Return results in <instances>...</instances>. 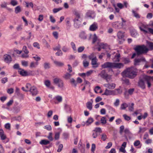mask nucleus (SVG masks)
<instances>
[{"label": "nucleus", "instance_id": "22", "mask_svg": "<svg viewBox=\"0 0 153 153\" xmlns=\"http://www.w3.org/2000/svg\"><path fill=\"white\" fill-rule=\"evenodd\" d=\"M74 14L76 16L75 21H78L80 17V13L77 11H75L74 12Z\"/></svg>", "mask_w": 153, "mask_h": 153}, {"label": "nucleus", "instance_id": "3", "mask_svg": "<svg viewBox=\"0 0 153 153\" xmlns=\"http://www.w3.org/2000/svg\"><path fill=\"white\" fill-rule=\"evenodd\" d=\"M134 50L138 55L146 53L149 51L148 48L144 45L137 46L134 48Z\"/></svg>", "mask_w": 153, "mask_h": 153}, {"label": "nucleus", "instance_id": "26", "mask_svg": "<svg viewBox=\"0 0 153 153\" xmlns=\"http://www.w3.org/2000/svg\"><path fill=\"white\" fill-rule=\"evenodd\" d=\"M38 65V62H31L30 65V67L31 68H36Z\"/></svg>", "mask_w": 153, "mask_h": 153}, {"label": "nucleus", "instance_id": "40", "mask_svg": "<svg viewBox=\"0 0 153 153\" xmlns=\"http://www.w3.org/2000/svg\"><path fill=\"white\" fill-rule=\"evenodd\" d=\"M83 66L85 67H87L89 65V62L86 59H85L83 61Z\"/></svg>", "mask_w": 153, "mask_h": 153}, {"label": "nucleus", "instance_id": "17", "mask_svg": "<svg viewBox=\"0 0 153 153\" xmlns=\"http://www.w3.org/2000/svg\"><path fill=\"white\" fill-rule=\"evenodd\" d=\"M91 100L92 101V102L88 101L86 103L87 108L90 110H91L92 108V103L93 101L92 99Z\"/></svg>", "mask_w": 153, "mask_h": 153}, {"label": "nucleus", "instance_id": "28", "mask_svg": "<svg viewBox=\"0 0 153 153\" xmlns=\"http://www.w3.org/2000/svg\"><path fill=\"white\" fill-rule=\"evenodd\" d=\"M148 47L149 51L153 50V42H149L148 43Z\"/></svg>", "mask_w": 153, "mask_h": 153}, {"label": "nucleus", "instance_id": "43", "mask_svg": "<svg viewBox=\"0 0 153 153\" xmlns=\"http://www.w3.org/2000/svg\"><path fill=\"white\" fill-rule=\"evenodd\" d=\"M128 105L126 103H123L121 105L120 108L121 109H125L127 107Z\"/></svg>", "mask_w": 153, "mask_h": 153}, {"label": "nucleus", "instance_id": "39", "mask_svg": "<svg viewBox=\"0 0 153 153\" xmlns=\"http://www.w3.org/2000/svg\"><path fill=\"white\" fill-rule=\"evenodd\" d=\"M94 132H95L97 133V132H99L101 133L102 132V131L100 128L99 127H96L95 129L93 130Z\"/></svg>", "mask_w": 153, "mask_h": 153}, {"label": "nucleus", "instance_id": "10", "mask_svg": "<svg viewBox=\"0 0 153 153\" xmlns=\"http://www.w3.org/2000/svg\"><path fill=\"white\" fill-rule=\"evenodd\" d=\"M104 86L109 89H113L115 88L116 84L114 83H108L105 84Z\"/></svg>", "mask_w": 153, "mask_h": 153}, {"label": "nucleus", "instance_id": "7", "mask_svg": "<svg viewBox=\"0 0 153 153\" xmlns=\"http://www.w3.org/2000/svg\"><path fill=\"white\" fill-rule=\"evenodd\" d=\"M18 73L22 76H25L30 75L27 71L22 68L19 69V70H18Z\"/></svg>", "mask_w": 153, "mask_h": 153}, {"label": "nucleus", "instance_id": "46", "mask_svg": "<svg viewBox=\"0 0 153 153\" xmlns=\"http://www.w3.org/2000/svg\"><path fill=\"white\" fill-rule=\"evenodd\" d=\"M21 64L23 66L26 67L28 65V62L25 60H22L21 62Z\"/></svg>", "mask_w": 153, "mask_h": 153}, {"label": "nucleus", "instance_id": "23", "mask_svg": "<svg viewBox=\"0 0 153 153\" xmlns=\"http://www.w3.org/2000/svg\"><path fill=\"white\" fill-rule=\"evenodd\" d=\"M108 74L105 70H102L99 74L103 78Z\"/></svg>", "mask_w": 153, "mask_h": 153}, {"label": "nucleus", "instance_id": "11", "mask_svg": "<svg viewBox=\"0 0 153 153\" xmlns=\"http://www.w3.org/2000/svg\"><path fill=\"white\" fill-rule=\"evenodd\" d=\"M98 28V27L97 23L94 22L89 27V30L91 31H95L97 30Z\"/></svg>", "mask_w": 153, "mask_h": 153}, {"label": "nucleus", "instance_id": "13", "mask_svg": "<svg viewBox=\"0 0 153 153\" xmlns=\"http://www.w3.org/2000/svg\"><path fill=\"white\" fill-rule=\"evenodd\" d=\"M121 26V24L118 22H114L111 24L112 27L117 29L120 28Z\"/></svg>", "mask_w": 153, "mask_h": 153}, {"label": "nucleus", "instance_id": "21", "mask_svg": "<svg viewBox=\"0 0 153 153\" xmlns=\"http://www.w3.org/2000/svg\"><path fill=\"white\" fill-rule=\"evenodd\" d=\"M94 12L93 11L88 10L86 13V16L88 17L93 18L94 17Z\"/></svg>", "mask_w": 153, "mask_h": 153}, {"label": "nucleus", "instance_id": "4", "mask_svg": "<svg viewBox=\"0 0 153 153\" xmlns=\"http://www.w3.org/2000/svg\"><path fill=\"white\" fill-rule=\"evenodd\" d=\"M141 31L146 34V33H151L153 34V29L149 28L148 25H143L140 27Z\"/></svg>", "mask_w": 153, "mask_h": 153}, {"label": "nucleus", "instance_id": "42", "mask_svg": "<svg viewBox=\"0 0 153 153\" xmlns=\"http://www.w3.org/2000/svg\"><path fill=\"white\" fill-rule=\"evenodd\" d=\"M54 63L57 65L59 66H62L64 65V64L61 62L55 61Z\"/></svg>", "mask_w": 153, "mask_h": 153}, {"label": "nucleus", "instance_id": "49", "mask_svg": "<svg viewBox=\"0 0 153 153\" xmlns=\"http://www.w3.org/2000/svg\"><path fill=\"white\" fill-rule=\"evenodd\" d=\"M94 120L93 118L91 117L89 118L88 120L86 121V123L88 124H91V123L93 122Z\"/></svg>", "mask_w": 153, "mask_h": 153}, {"label": "nucleus", "instance_id": "54", "mask_svg": "<svg viewBox=\"0 0 153 153\" xmlns=\"http://www.w3.org/2000/svg\"><path fill=\"white\" fill-rule=\"evenodd\" d=\"M50 21L53 23H54L56 22V20L52 16H50Z\"/></svg>", "mask_w": 153, "mask_h": 153}, {"label": "nucleus", "instance_id": "6", "mask_svg": "<svg viewBox=\"0 0 153 153\" xmlns=\"http://www.w3.org/2000/svg\"><path fill=\"white\" fill-rule=\"evenodd\" d=\"M146 80V77H143L142 78H140L138 82V86L143 89L145 88L144 82Z\"/></svg>", "mask_w": 153, "mask_h": 153}, {"label": "nucleus", "instance_id": "60", "mask_svg": "<svg viewBox=\"0 0 153 153\" xmlns=\"http://www.w3.org/2000/svg\"><path fill=\"white\" fill-rule=\"evenodd\" d=\"M7 81L8 78L6 77L2 78L1 80V82L3 84H4Z\"/></svg>", "mask_w": 153, "mask_h": 153}, {"label": "nucleus", "instance_id": "50", "mask_svg": "<svg viewBox=\"0 0 153 153\" xmlns=\"http://www.w3.org/2000/svg\"><path fill=\"white\" fill-rule=\"evenodd\" d=\"M33 58L36 61V62H38L41 59L40 57L37 55H36L35 56L33 57Z\"/></svg>", "mask_w": 153, "mask_h": 153}, {"label": "nucleus", "instance_id": "37", "mask_svg": "<svg viewBox=\"0 0 153 153\" xmlns=\"http://www.w3.org/2000/svg\"><path fill=\"white\" fill-rule=\"evenodd\" d=\"M123 117H124V119L126 120L129 121L131 119V117L128 116L126 114H124L123 115Z\"/></svg>", "mask_w": 153, "mask_h": 153}, {"label": "nucleus", "instance_id": "12", "mask_svg": "<svg viewBox=\"0 0 153 153\" xmlns=\"http://www.w3.org/2000/svg\"><path fill=\"white\" fill-rule=\"evenodd\" d=\"M97 58L91 60V64L93 68H96L99 65V64L97 62Z\"/></svg>", "mask_w": 153, "mask_h": 153}, {"label": "nucleus", "instance_id": "47", "mask_svg": "<svg viewBox=\"0 0 153 153\" xmlns=\"http://www.w3.org/2000/svg\"><path fill=\"white\" fill-rule=\"evenodd\" d=\"M21 57L23 58H27L29 57L28 53H22L21 55Z\"/></svg>", "mask_w": 153, "mask_h": 153}, {"label": "nucleus", "instance_id": "51", "mask_svg": "<svg viewBox=\"0 0 153 153\" xmlns=\"http://www.w3.org/2000/svg\"><path fill=\"white\" fill-rule=\"evenodd\" d=\"M26 4V7H28L29 6L31 7L32 8L33 7V3L32 2H30V3H28L27 2H25Z\"/></svg>", "mask_w": 153, "mask_h": 153}, {"label": "nucleus", "instance_id": "63", "mask_svg": "<svg viewBox=\"0 0 153 153\" xmlns=\"http://www.w3.org/2000/svg\"><path fill=\"white\" fill-rule=\"evenodd\" d=\"M112 143L111 142H109L108 143V145L107 146L105 147L106 149H108L110 148L112 146Z\"/></svg>", "mask_w": 153, "mask_h": 153}, {"label": "nucleus", "instance_id": "52", "mask_svg": "<svg viewBox=\"0 0 153 153\" xmlns=\"http://www.w3.org/2000/svg\"><path fill=\"white\" fill-rule=\"evenodd\" d=\"M134 103H132L131 105L128 107V109L129 111H133L134 110Z\"/></svg>", "mask_w": 153, "mask_h": 153}, {"label": "nucleus", "instance_id": "25", "mask_svg": "<svg viewBox=\"0 0 153 153\" xmlns=\"http://www.w3.org/2000/svg\"><path fill=\"white\" fill-rule=\"evenodd\" d=\"M113 91L109 90L106 89L103 94L105 95H109L113 94Z\"/></svg>", "mask_w": 153, "mask_h": 153}, {"label": "nucleus", "instance_id": "53", "mask_svg": "<svg viewBox=\"0 0 153 153\" xmlns=\"http://www.w3.org/2000/svg\"><path fill=\"white\" fill-rule=\"evenodd\" d=\"M71 82L72 84L74 85L75 87L77 85V82L74 79H72L71 80Z\"/></svg>", "mask_w": 153, "mask_h": 153}, {"label": "nucleus", "instance_id": "57", "mask_svg": "<svg viewBox=\"0 0 153 153\" xmlns=\"http://www.w3.org/2000/svg\"><path fill=\"white\" fill-rule=\"evenodd\" d=\"M48 138L50 141H52L53 140V138L52 137V132L49 133Z\"/></svg>", "mask_w": 153, "mask_h": 153}, {"label": "nucleus", "instance_id": "64", "mask_svg": "<svg viewBox=\"0 0 153 153\" xmlns=\"http://www.w3.org/2000/svg\"><path fill=\"white\" fill-rule=\"evenodd\" d=\"M63 147V145L62 144H60V145H59L58 146V149L57 151V152H60L62 151Z\"/></svg>", "mask_w": 153, "mask_h": 153}, {"label": "nucleus", "instance_id": "61", "mask_svg": "<svg viewBox=\"0 0 153 153\" xmlns=\"http://www.w3.org/2000/svg\"><path fill=\"white\" fill-rule=\"evenodd\" d=\"M124 129V127L122 125L120 126V127L119 132L120 134H122L123 133Z\"/></svg>", "mask_w": 153, "mask_h": 153}, {"label": "nucleus", "instance_id": "14", "mask_svg": "<svg viewBox=\"0 0 153 153\" xmlns=\"http://www.w3.org/2000/svg\"><path fill=\"white\" fill-rule=\"evenodd\" d=\"M44 84L47 87L53 90L54 89V88L53 86L51 85V82L50 80H45L44 82Z\"/></svg>", "mask_w": 153, "mask_h": 153}, {"label": "nucleus", "instance_id": "58", "mask_svg": "<svg viewBox=\"0 0 153 153\" xmlns=\"http://www.w3.org/2000/svg\"><path fill=\"white\" fill-rule=\"evenodd\" d=\"M134 91V88H130L128 90V92L129 94L130 95H131L133 94V93Z\"/></svg>", "mask_w": 153, "mask_h": 153}, {"label": "nucleus", "instance_id": "62", "mask_svg": "<svg viewBox=\"0 0 153 153\" xmlns=\"http://www.w3.org/2000/svg\"><path fill=\"white\" fill-rule=\"evenodd\" d=\"M68 68L67 69L69 73H71L72 71V68L71 66L69 64H68Z\"/></svg>", "mask_w": 153, "mask_h": 153}, {"label": "nucleus", "instance_id": "2", "mask_svg": "<svg viewBox=\"0 0 153 153\" xmlns=\"http://www.w3.org/2000/svg\"><path fill=\"white\" fill-rule=\"evenodd\" d=\"M123 66V65L122 63H116L109 62H106L102 65L101 67L103 68H120Z\"/></svg>", "mask_w": 153, "mask_h": 153}, {"label": "nucleus", "instance_id": "45", "mask_svg": "<svg viewBox=\"0 0 153 153\" xmlns=\"http://www.w3.org/2000/svg\"><path fill=\"white\" fill-rule=\"evenodd\" d=\"M52 34H53V36L54 37L55 39H57L58 38L59 33L57 32H56V31L53 32L52 33Z\"/></svg>", "mask_w": 153, "mask_h": 153}, {"label": "nucleus", "instance_id": "15", "mask_svg": "<svg viewBox=\"0 0 153 153\" xmlns=\"http://www.w3.org/2000/svg\"><path fill=\"white\" fill-rule=\"evenodd\" d=\"M65 23L66 25V28L67 30H69L71 27V20L70 19L67 18L65 20Z\"/></svg>", "mask_w": 153, "mask_h": 153}, {"label": "nucleus", "instance_id": "20", "mask_svg": "<svg viewBox=\"0 0 153 153\" xmlns=\"http://www.w3.org/2000/svg\"><path fill=\"white\" fill-rule=\"evenodd\" d=\"M124 33L121 31H119L117 33V37L119 39H122L124 37Z\"/></svg>", "mask_w": 153, "mask_h": 153}, {"label": "nucleus", "instance_id": "36", "mask_svg": "<svg viewBox=\"0 0 153 153\" xmlns=\"http://www.w3.org/2000/svg\"><path fill=\"white\" fill-rule=\"evenodd\" d=\"M111 75L108 74L103 79H105L107 82H109L111 79Z\"/></svg>", "mask_w": 153, "mask_h": 153}, {"label": "nucleus", "instance_id": "33", "mask_svg": "<svg viewBox=\"0 0 153 153\" xmlns=\"http://www.w3.org/2000/svg\"><path fill=\"white\" fill-rule=\"evenodd\" d=\"M139 133H143L145 132L147 130V128L146 127H140L139 128Z\"/></svg>", "mask_w": 153, "mask_h": 153}, {"label": "nucleus", "instance_id": "41", "mask_svg": "<svg viewBox=\"0 0 153 153\" xmlns=\"http://www.w3.org/2000/svg\"><path fill=\"white\" fill-rule=\"evenodd\" d=\"M22 52L23 51L25 53H29V51L27 49V47L26 46H24L22 48Z\"/></svg>", "mask_w": 153, "mask_h": 153}, {"label": "nucleus", "instance_id": "44", "mask_svg": "<svg viewBox=\"0 0 153 153\" xmlns=\"http://www.w3.org/2000/svg\"><path fill=\"white\" fill-rule=\"evenodd\" d=\"M101 123L102 124H105L106 123V120L105 117H102L100 120Z\"/></svg>", "mask_w": 153, "mask_h": 153}, {"label": "nucleus", "instance_id": "34", "mask_svg": "<svg viewBox=\"0 0 153 153\" xmlns=\"http://www.w3.org/2000/svg\"><path fill=\"white\" fill-rule=\"evenodd\" d=\"M60 132H56L55 133L54 135V139L56 140H58L59 138Z\"/></svg>", "mask_w": 153, "mask_h": 153}, {"label": "nucleus", "instance_id": "59", "mask_svg": "<svg viewBox=\"0 0 153 153\" xmlns=\"http://www.w3.org/2000/svg\"><path fill=\"white\" fill-rule=\"evenodd\" d=\"M85 48L83 46H81L79 47L78 49V51L79 53L82 52L84 50Z\"/></svg>", "mask_w": 153, "mask_h": 153}, {"label": "nucleus", "instance_id": "5", "mask_svg": "<svg viewBox=\"0 0 153 153\" xmlns=\"http://www.w3.org/2000/svg\"><path fill=\"white\" fill-rule=\"evenodd\" d=\"M54 84L57 85L60 88H62L64 86V83L63 80L60 78L57 77H54L53 79Z\"/></svg>", "mask_w": 153, "mask_h": 153}, {"label": "nucleus", "instance_id": "31", "mask_svg": "<svg viewBox=\"0 0 153 153\" xmlns=\"http://www.w3.org/2000/svg\"><path fill=\"white\" fill-rule=\"evenodd\" d=\"M95 91L97 93H101L102 92V91L100 88L98 86H97L95 87Z\"/></svg>", "mask_w": 153, "mask_h": 153}, {"label": "nucleus", "instance_id": "24", "mask_svg": "<svg viewBox=\"0 0 153 153\" xmlns=\"http://www.w3.org/2000/svg\"><path fill=\"white\" fill-rule=\"evenodd\" d=\"M108 138L106 134L105 133H103L100 135V139L101 141H105Z\"/></svg>", "mask_w": 153, "mask_h": 153}, {"label": "nucleus", "instance_id": "27", "mask_svg": "<svg viewBox=\"0 0 153 153\" xmlns=\"http://www.w3.org/2000/svg\"><path fill=\"white\" fill-rule=\"evenodd\" d=\"M50 143V141L46 140H42L40 142V143L42 145H47Z\"/></svg>", "mask_w": 153, "mask_h": 153}, {"label": "nucleus", "instance_id": "35", "mask_svg": "<svg viewBox=\"0 0 153 153\" xmlns=\"http://www.w3.org/2000/svg\"><path fill=\"white\" fill-rule=\"evenodd\" d=\"M21 9L19 6H17L15 9V13L17 14L21 11Z\"/></svg>", "mask_w": 153, "mask_h": 153}, {"label": "nucleus", "instance_id": "16", "mask_svg": "<svg viewBox=\"0 0 153 153\" xmlns=\"http://www.w3.org/2000/svg\"><path fill=\"white\" fill-rule=\"evenodd\" d=\"M26 88H25L24 87H22V89L25 91H30V90L31 88V85L29 83H27L25 86Z\"/></svg>", "mask_w": 153, "mask_h": 153}, {"label": "nucleus", "instance_id": "29", "mask_svg": "<svg viewBox=\"0 0 153 153\" xmlns=\"http://www.w3.org/2000/svg\"><path fill=\"white\" fill-rule=\"evenodd\" d=\"M134 145L135 146H139L138 147V148H140L141 146V145L140 144V142L139 140H136L134 143Z\"/></svg>", "mask_w": 153, "mask_h": 153}, {"label": "nucleus", "instance_id": "1", "mask_svg": "<svg viewBox=\"0 0 153 153\" xmlns=\"http://www.w3.org/2000/svg\"><path fill=\"white\" fill-rule=\"evenodd\" d=\"M137 70L134 67H130L126 69L122 73L123 76L130 79H134L137 75Z\"/></svg>", "mask_w": 153, "mask_h": 153}, {"label": "nucleus", "instance_id": "8", "mask_svg": "<svg viewBox=\"0 0 153 153\" xmlns=\"http://www.w3.org/2000/svg\"><path fill=\"white\" fill-rule=\"evenodd\" d=\"M4 61L6 63H10L12 61L11 56L7 54H5L3 56Z\"/></svg>", "mask_w": 153, "mask_h": 153}, {"label": "nucleus", "instance_id": "18", "mask_svg": "<svg viewBox=\"0 0 153 153\" xmlns=\"http://www.w3.org/2000/svg\"><path fill=\"white\" fill-rule=\"evenodd\" d=\"M145 61V59L143 57H142L140 59H136L134 60V64L136 65H138V63L141 61Z\"/></svg>", "mask_w": 153, "mask_h": 153}, {"label": "nucleus", "instance_id": "30", "mask_svg": "<svg viewBox=\"0 0 153 153\" xmlns=\"http://www.w3.org/2000/svg\"><path fill=\"white\" fill-rule=\"evenodd\" d=\"M72 75V74L69 73H67L65 74L64 75L63 77L65 79H68L70 78Z\"/></svg>", "mask_w": 153, "mask_h": 153}, {"label": "nucleus", "instance_id": "32", "mask_svg": "<svg viewBox=\"0 0 153 153\" xmlns=\"http://www.w3.org/2000/svg\"><path fill=\"white\" fill-rule=\"evenodd\" d=\"M88 57L89 59L91 60L95 59V58L96 59V58H97L96 56L94 53H92L89 55Z\"/></svg>", "mask_w": 153, "mask_h": 153}, {"label": "nucleus", "instance_id": "48", "mask_svg": "<svg viewBox=\"0 0 153 153\" xmlns=\"http://www.w3.org/2000/svg\"><path fill=\"white\" fill-rule=\"evenodd\" d=\"M10 4L13 6H15L18 4V2L15 0H12L10 2Z\"/></svg>", "mask_w": 153, "mask_h": 153}, {"label": "nucleus", "instance_id": "55", "mask_svg": "<svg viewBox=\"0 0 153 153\" xmlns=\"http://www.w3.org/2000/svg\"><path fill=\"white\" fill-rule=\"evenodd\" d=\"M55 99L59 102H61L62 100V97L59 96L56 97Z\"/></svg>", "mask_w": 153, "mask_h": 153}, {"label": "nucleus", "instance_id": "38", "mask_svg": "<svg viewBox=\"0 0 153 153\" xmlns=\"http://www.w3.org/2000/svg\"><path fill=\"white\" fill-rule=\"evenodd\" d=\"M44 66L45 69H49L50 68V64L48 62H45L44 63Z\"/></svg>", "mask_w": 153, "mask_h": 153}, {"label": "nucleus", "instance_id": "9", "mask_svg": "<svg viewBox=\"0 0 153 153\" xmlns=\"http://www.w3.org/2000/svg\"><path fill=\"white\" fill-rule=\"evenodd\" d=\"M30 91L33 96H35L38 93V91L36 88L34 86L31 87V88L30 89Z\"/></svg>", "mask_w": 153, "mask_h": 153}, {"label": "nucleus", "instance_id": "56", "mask_svg": "<svg viewBox=\"0 0 153 153\" xmlns=\"http://www.w3.org/2000/svg\"><path fill=\"white\" fill-rule=\"evenodd\" d=\"M33 46L35 48H37L39 49L40 48V45L38 42H35L33 44Z\"/></svg>", "mask_w": 153, "mask_h": 153}, {"label": "nucleus", "instance_id": "19", "mask_svg": "<svg viewBox=\"0 0 153 153\" xmlns=\"http://www.w3.org/2000/svg\"><path fill=\"white\" fill-rule=\"evenodd\" d=\"M120 53H117L113 59V61L115 62H119L120 60Z\"/></svg>", "mask_w": 153, "mask_h": 153}]
</instances>
